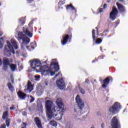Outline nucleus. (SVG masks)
Wrapping results in <instances>:
<instances>
[{
	"mask_svg": "<svg viewBox=\"0 0 128 128\" xmlns=\"http://www.w3.org/2000/svg\"><path fill=\"white\" fill-rule=\"evenodd\" d=\"M56 104L58 106H54L52 100H48L46 102V108L47 118L48 120H52L54 118L56 120H62V116L64 114V105L61 98L56 100Z\"/></svg>",
	"mask_w": 128,
	"mask_h": 128,
	"instance_id": "f257e3e1",
	"label": "nucleus"
},
{
	"mask_svg": "<svg viewBox=\"0 0 128 128\" xmlns=\"http://www.w3.org/2000/svg\"><path fill=\"white\" fill-rule=\"evenodd\" d=\"M60 70V66L58 63L56 62V60H52V62L50 64V68H46V66H43L40 68V70L38 71V72H41L42 76H48L50 74V76H54L56 72Z\"/></svg>",
	"mask_w": 128,
	"mask_h": 128,
	"instance_id": "f03ea898",
	"label": "nucleus"
},
{
	"mask_svg": "<svg viewBox=\"0 0 128 128\" xmlns=\"http://www.w3.org/2000/svg\"><path fill=\"white\" fill-rule=\"evenodd\" d=\"M29 38H32V34L28 30V28L24 27L23 28V32H20L18 34V40L20 42V40H22V48H24V46H26L28 44H30V39L28 36Z\"/></svg>",
	"mask_w": 128,
	"mask_h": 128,
	"instance_id": "7ed1b4c3",
	"label": "nucleus"
},
{
	"mask_svg": "<svg viewBox=\"0 0 128 128\" xmlns=\"http://www.w3.org/2000/svg\"><path fill=\"white\" fill-rule=\"evenodd\" d=\"M76 101L78 104V108H76L74 110V118L78 120H80L78 118L82 116L84 114V103L82 102V100L80 98V96L78 94L76 97Z\"/></svg>",
	"mask_w": 128,
	"mask_h": 128,
	"instance_id": "20e7f679",
	"label": "nucleus"
},
{
	"mask_svg": "<svg viewBox=\"0 0 128 128\" xmlns=\"http://www.w3.org/2000/svg\"><path fill=\"white\" fill-rule=\"evenodd\" d=\"M30 66L32 70H34V72H38V70L42 68V63L38 59H35L34 60H30Z\"/></svg>",
	"mask_w": 128,
	"mask_h": 128,
	"instance_id": "39448f33",
	"label": "nucleus"
},
{
	"mask_svg": "<svg viewBox=\"0 0 128 128\" xmlns=\"http://www.w3.org/2000/svg\"><path fill=\"white\" fill-rule=\"evenodd\" d=\"M6 44L7 46H5L4 49V52L6 56H10L12 54L11 52H12L13 54H14L15 52L14 50V47H12V44H10V41H6Z\"/></svg>",
	"mask_w": 128,
	"mask_h": 128,
	"instance_id": "423d86ee",
	"label": "nucleus"
},
{
	"mask_svg": "<svg viewBox=\"0 0 128 128\" xmlns=\"http://www.w3.org/2000/svg\"><path fill=\"white\" fill-rule=\"evenodd\" d=\"M120 104L118 102H116L112 106L110 107L108 112H110V114H118L120 112Z\"/></svg>",
	"mask_w": 128,
	"mask_h": 128,
	"instance_id": "0eeeda50",
	"label": "nucleus"
},
{
	"mask_svg": "<svg viewBox=\"0 0 128 128\" xmlns=\"http://www.w3.org/2000/svg\"><path fill=\"white\" fill-rule=\"evenodd\" d=\"M118 9L116 7L113 6L112 8V10L110 14L109 18L110 20L112 21L115 20L116 18V16H118Z\"/></svg>",
	"mask_w": 128,
	"mask_h": 128,
	"instance_id": "6e6552de",
	"label": "nucleus"
},
{
	"mask_svg": "<svg viewBox=\"0 0 128 128\" xmlns=\"http://www.w3.org/2000/svg\"><path fill=\"white\" fill-rule=\"evenodd\" d=\"M56 84L57 86V88H60V90H64V88H66L64 80L62 78L56 80Z\"/></svg>",
	"mask_w": 128,
	"mask_h": 128,
	"instance_id": "1a4fd4ad",
	"label": "nucleus"
},
{
	"mask_svg": "<svg viewBox=\"0 0 128 128\" xmlns=\"http://www.w3.org/2000/svg\"><path fill=\"white\" fill-rule=\"evenodd\" d=\"M25 92L26 94L30 93L32 90H34V86L32 84V82L28 81L27 84V86H25V88L24 89Z\"/></svg>",
	"mask_w": 128,
	"mask_h": 128,
	"instance_id": "9d476101",
	"label": "nucleus"
},
{
	"mask_svg": "<svg viewBox=\"0 0 128 128\" xmlns=\"http://www.w3.org/2000/svg\"><path fill=\"white\" fill-rule=\"evenodd\" d=\"M112 128H118V121L116 117L114 116L112 120Z\"/></svg>",
	"mask_w": 128,
	"mask_h": 128,
	"instance_id": "9b49d317",
	"label": "nucleus"
},
{
	"mask_svg": "<svg viewBox=\"0 0 128 128\" xmlns=\"http://www.w3.org/2000/svg\"><path fill=\"white\" fill-rule=\"evenodd\" d=\"M116 6H117V8H118L119 12H126V7H124V5H122L118 2H116Z\"/></svg>",
	"mask_w": 128,
	"mask_h": 128,
	"instance_id": "f8f14e48",
	"label": "nucleus"
},
{
	"mask_svg": "<svg viewBox=\"0 0 128 128\" xmlns=\"http://www.w3.org/2000/svg\"><path fill=\"white\" fill-rule=\"evenodd\" d=\"M68 38H70V36H68V34L62 36V38L61 39V44L62 46H66V44Z\"/></svg>",
	"mask_w": 128,
	"mask_h": 128,
	"instance_id": "ddd939ff",
	"label": "nucleus"
},
{
	"mask_svg": "<svg viewBox=\"0 0 128 128\" xmlns=\"http://www.w3.org/2000/svg\"><path fill=\"white\" fill-rule=\"evenodd\" d=\"M34 122L36 124L38 128H42V121L38 117H36L34 118Z\"/></svg>",
	"mask_w": 128,
	"mask_h": 128,
	"instance_id": "4468645a",
	"label": "nucleus"
},
{
	"mask_svg": "<svg viewBox=\"0 0 128 128\" xmlns=\"http://www.w3.org/2000/svg\"><path fill=\"white\" fill-rule=\"evenodd\" d=\"M66 10L68 12H74V13L76 14V8H74L72 4L68 5L66 7Z\"/></svg>",
	"mask_w": 128,
	"mask_h": 128,
	"instance_id": "2eb2a0df",
	"label": "nucleus"
},
{
	"mask_svg": "<svg viewBox=\"0 0 128 128\" xmlns=\"http://www.w3.org/2000/svg\"><path fill=\"white\" fill-rule=\"evenodd\" d=\"M18 96L19 98H20L21 100H24L26 94L20 91L18 92Z\"/></svg>",
	"mask_w": 128,
	"mask_h": 128,
	"instance_id": "dca6fc26",
	"label": "nucleus"
},
{
	"mask_svg": "<svg viewBox=\"0 0 128 128\" xmlns=\"http://www.w3.org/2000/svg\"><path fill=\"white\" fill-rule=\"evenodd\" d=\"M104 84L102 85V87L103 88H106V86L110 84V78H106L103 82Z\"/></svg>",
	"mask_w": 128,
	"mask_h": 128,
	"instance_id": "f3484780",
	"label": "nucleus"
},
{
	"mask_svg": "<svg viewBox=\"0 0 128 128\" xmlns=\"http://www.w3.org/2000/svg\"><path fill=\"white\" fill-rule=\"evenodd\" d=\"M11 44L13 46L15 50H18V43L14 39L11 40Z\"/></svg>",
	"mask_w": 128,
	"mask_h": 128,
	"instance_id": "a211bd4d",
	"label": "nucleus"
},
{
	"mask_svg": "<svg viewBox=\"0 0 128 128\" xmlns=\"http://www.w3.org/2000/svg\"><path fill=\"white\" fill-rule=\"evenodd\" d=\"M9 66L12 72L16 71V68H17L16 64H9Z\"/></svg>",
	"mask_w": 128,
	"mask_h": 128,
	"instance_id": "6ab92c4d",
	"label": "nucleus"
},
{
	"mask_svg": "<svg viewBox=\"0 0 128 128\" xmlns=\"http://www.w3.org/2000/svg\"><path fill=\"white\" fill-rule=\"evenodd\" d=\"M7 86L10 90L11 92H14V87L12 83H8Z\"/></svg>",
	"mask_w": 128,
	"mask_h": 128,
	"instance_id": "aec40b11",
	"label": "nucleus"
},
{
	"mask_svg": "<svg viewBox=\"0 0 128 128\" xmlns=\"http://www.w3.org/2000/svg\"><path fill=\"white\" fill-rule=\"evenodd\" d=\"M3 64H8L10 66V61L8 58H4L3 59Z\"/></svg>",
	"mask_w": 128,
	"mask_h": 128,
	"instance_id": "412c9836",
	"label": "nucleus"
},
{
	"mask_svg": "<svg viewBox=\"0 0 128 128\" xmlns=\"http://www.w3.org/2000/svg\"><path fill=\"white\" fill-rule=\"evenodd\" d=\"M8 111H6L3 113L2 118L3 120H6L8 118Z\"/></svg>",
	"mask_w": 128,
	"mask_h": 128,
	"instance_id": "4be33fe9",
	"label": "nucleus"
},
{
	"mask_svg": "<svg viewBox=\"0 0 128 128\" xmlns=\"http://www.w3.org/2000/svg\"><path fill=\"white\" fill-rule=\"evenodd\" d=\"M19 22L21 26L24 24H26V19L24 18H22L19 20Z\"/></svg>",
	"mask_w": 128,
	"mask_h": 128,
	"instance_id": "5701e85b",
	"label": "nucleus"
},
{
	"mask_svg": "<svg viewBox=\"0 0 128 128\" xmlns=\"http://www.w3.org/2000/svg\"><path fill=\"white\" fill-rule=\"evenodd\" d=\"M50 124H51V126H58V124L56 123V121H54V120H52L50 122Z\"/></svg>",
	"mask_w": 128,
	"mask_h": 128,
	"instance_id": "b1692460",
	"label": "nucleus"
},
{
	"mask_svg": "<svg viewBox=\"0 0 128 128\" xmlns=\"http://www.w3.org/2000/svg\"><path fill=\"white\" fill-rule=\"evenodd\" d=\"M93 42H95L96 44H100L102 42V40L100 38L96 39V40H93Z\"/></svg>",
	"mask_w": 128,
	"mask_h": 128,
	"instance_id": "393cba45",
	"label": "nucleus"
},
{
	"mask_svg": "<svg viewBox=\"0 0 128 128\" xmlns=\"http://www.w3.org/2000/svg\"><path fill=\"white\" fill-rule=\"evenodd\" d=\"M38 110L40 112H42V104L41 103L38 104Z\"/></svg>",
	"mask_w": 128,
	"mask_h": 128,
	"instance_id": "a878e982",
	"label": "nucleus"
},
{
	"mask_svg": "<svg viewBox=\"0 0 128 128\" xmlns=\"http://www.w3.org/2000/svg\"><path fill=\"white\" fill-rule=\"evenodd\" d=\"M92 36L93 40H96V30L94 29L92 31Z\"/></svg>",
	"mask_w": 128,
	"mask_h": 128,
	"instance_id": "bb28decb",
	"label": "nucleus"
},
{
	"mask_svg": "<svg viewBox=\"0 0 128 128\" xmlns=\"http://www.w3.org/2000/svg\"><path fill=\"white\" fill-rule=\"evenodd\" d=\"M28 99L30 100V102L32 104V102H34V98L32 96H28Z\"/></svg>",
	"mask_w": 128,
	"mask_h": 128,
	"instance_id": "cd10ccee",
	"label": "nucleus"
},
{
	"mask_svg": "<svg viewBox=\"0 0 128 128\" xmlns=\"http://www.w3.org/2000/svg\"><path fill=\"white\" fill-rule=\"evenodd\" d=\"M10 120L7 118L6 120V124L7 128H8L10 126Z\"/></svg>",
	"mask_w": 128,
	"mask_h": 128,
	"instance_id": "c85d7f7f",
	"label": "nucleus"
},
{
	"mask_svg": "<svg viewBox=\"0 0 128 128\" xmlns=\"http://www.w3.org/2000/svg\"><path fill=\"white\" fill-rule=\"evenodd\" d=\"M79 90L80 92L82 94H84L86 93V92L84 91V90L82 88H79Z\"/></svg>",
	"mask_w": 128,
	"mask_h": 128,
	"instance_id": "c756f323",
	"label": "nucleus"
},
{
	"mask_svg": "<svg viewBox=\"0 0 128 128\" xmlns=\"http://www.w3.org/2000/svg\"><path fill=\"white\" fill-rule=\"evenodd\" d=\"M62 73L58 72L57 74L55 76L54 78H58V76L59 78H62Z\"/></svg>",
	"mask_w": 128,
	"mask_h": 128,
	"instance_id": "7c9ffc66",
	"label": "nucleus"
},
{
	"mask_svg": "<svg viewBox=\"0 0 128 128\" xmlns=\"http://www.w3.org/2000/svg\"><path fill=\"white\" fill-rule=\"evenodd\" d=\"M40 75L35 76V80H40Z\"/></svg>",
	"mask_w": 128,
	"mask_h": 128,
	"instance_id": "2f4dec72",
	"label": "nucleus"
},
{
	"mask_svg": "<svg viewBox=\"0 0 128 128\" xmlns=\"http://www.w3.org/2000/svg\"><path fill=\"white\" fill-rule=\"evenodd\" d=\"M21 128H26V123L23 122V124L21 125Z\"/></svg>",
	"mask_w": 128,
	"mask_h": 128,
	"instance_id": "473e14b6",
	"label": "nucleus"
},
{
	"mask_svg": "<svg viewBox=\"0 0 128 128\" xmlns=\"http://www.w3.org/2000/svg\"><path fill=\"white\" fill-rule=\"evenodd\" d=\"M64 1H60L58 2L59 6H62L64 4Z\"/></svg>",
	"mask_w": 128,
	"mask_h": 128,
	"instance_id": "72a5a7b5",
	"label": "nucleus"
},
{
	"mask_svg": "<svg viewBox=\"0 0 128 128\" xmlns=\"http://www.w3.org/2000/svg\"><path fill=\"white\" fill-rule=\"evenodd\" d=\"M1 40H2V38H0V48H2V43Z\"/></svg>",
	"mask_w": 128,
	"mask_h": 128,
	"instance_id": "f704fd0d",
	"label": "nucleus"
},
{
	"mask_svg": "<svg viewBox=\"0 0 128 128\" xmlns=\"http://www.w3.org/2000/svg\"><path fill=\"white\" fill-rule=\"evenodd\" d=\"M8 65L9 64H6V65L4 64V70H8Z\"/></svg>",
	"mask_w": 128,
	"mask_h": 128,
	"instance_id": "c9c22d12",
	"label": "nucleus"
},
{
	"mask_svg": "<svg viewBox=\"0 0 128 128\" xmlns=\"http://www.w3.org/2000/svg\"><path fill=\"white\" fill-rule=\"evenodd\" d=\"M10 110H16V106H14V105H12V107L10 108Z\"/></svg>",
	"mask_w": 128,
	"mask_h": 128,
	"instance_id": "e433bc0d",
	"label": "nucleus"
},
{
	"mask_svg": "<svg viewBox=\"0 0 128 128\" xmlns=\"http://www.w3.org/2000/svg\"><path fill=\"white\" fill-rule=\"evenodd\" d=\"M0 128H6V124H2L0 126Z\"/></svg>",
	"mask_w": 128,
	"mask_h": 128,
	"instance_id": "4c0bfd02",
	"label": "nucleus"
},
{
	"mask_svg": "<svg viewBox=\"0 0 128 128\" xmlns=\"http://www.w3.org/2000/svg\"><path fill=\"white\" fill-rule=\"evenodd\" d=\"M22 116H26V111L22 112Z\"/></svg>",
	"mask_w": 128,
	"mask_h": 128,
	"instance_id": "58836bf2",
	"label": "nucleus"
},
{
	"mask_svg": "<svg viewBox=\"0 0 128 128\" xmlns=\"http://www.w3.org/2000/svg\"><path fill=\"white\" fill-rule=\"evenodd\" d=\"M27 2H28V4H32V2H34V0H27Z\"/></svg>",
	"mask_w": 128,
	"mask_h": 128,
	"instance_id": "ea45409f",
	"label": "nucleus"
},
{
	"mask_svg": "<svg viewBox=\"0 0 128 128\" xmlns=\"http://www.w3.org/2000/svg\"><path fill=\"white\" fill-rule=\"evenodd\" d=\"M102 12H103V9H102V8H100V9L99 10V12H100V14L102 13Z\"/></svg>",
	"mask_w": 128,
	"mask_h": 128,
	"instance_id": "a19ab883",
	"label": "nucleus"
},
{
	"mask_svg": "<svg viewBox=\"0 0 128 128\" xmlns=\"http://www.w3.org/2000/svg\"><path fill=\"white\" fill-rule=\"evenodd\" d=\"M101 128H104V124L102 123V124H101Z\"/></svg>",
	"mask_w": 128,
	"mask_h": 128,
	"instance_id": "79ce46f5",
	"label": "nucleus"
},
{
	"mask_svg": "<svg viewBox=\"0 0 128 128\" xmlns=\"http://www.w3.org/2000/svg\"><path fill=\"white\" fill-rule=\"evenodd\" d=\"M20 70H24V67L22 66H20Z\"/></svg>",
	"mask_w": 128,
	"mask_h": 128,
	"instance_id": "37998d69",
	"label": "nucleus"
},
{
	"mask_svg": "<svg viewBox=\"0 0 128 128\" xmlns=\"http://www.w3.org/2000/svg\"><path fill=\"white\" fill-rule=\"evenodd\" d=\"M107 6L106 4H104V8H106Z\"/></svg>",
	"mask_w": 128,
	"mask_h": 128,
	"instance_id": "c03bdc74",
	"label": "nucleus"
},
{
	"mask_svg": "<svg viewBox=\"0 0 128 128\" xmlns=\"http://www.w3.org/2000/svg\"><path fill=\"white\" fill-rule=\"evenodd\" d=\"M2 59L0 58V66H2Z\"/></svg>",
	"mask_w": 128,
	"mask_h": 128,
	"instance_id": "a18cd8bd",
	"label": "nucleus"
},
{
	"mask_svg": "<svg viewBox=\"0 0 128 128\" xmlns=\"http://www.w3.org/2000/svg\"><path fill=\"white\" fill-rule=\"evenodd\" d=\"M31 48L32 50H34V46H31Z\"/></svg>",
	"mask_w": 128,
	"mask_h": 128,
	"instance_id": "49530a36",
	"label": "nucleus"
},
{
	"mask_svg": "<svg viewBox=\"0 0 128 128\" xmlns=\"http://www.w3.org/2000/svg\"><path fill=\"white\" fill-rule=\"evenodd\" d=\"M10 80H14V76L12 75L11 76Z\"/></svg>",
	"mask_w": 128,
	"mask_h": 128,
	"instance_id": "de8ad7c7",
	"label": "nucleus"
},
{
	"mask_svg": "<svg viewBox=\"0 0 128 128\" xmlns=\"http://www.w3.org/2000/svg\"><path fill=\"white\" fill-rule=\"evenodd\" d=\"M84 82L85 83L88 82V80L86 79Z\"/></svg>",
	"mask_w": 128,
	"mask_h": 128,
	"instance_id": "09e8293b",
	"label": "nucleus"
},
{
	"mask_svg": "<svg viewBox=\"0 0 128 128\" xmlns=\"http://www.w3.org/2000/svg\"><path fill=\"white\" fill-rule=\"evenodd\" d=\"M12 84H14V80H11Z\"/></svg>",
	"mask_w": 128,
	"mask_h": 128,
	"instance_id": "8fccbe9b",
	"label": "nucleus"
},
{
	"mask_svg": "<svg viewBox=\"0 0 128 128\" xmlns=\"http://www.w3.org/2000/svg\"><path fill=\"white\" fill-rule=\"evenodd\" d=\"M119 0V2H124V0Z\"/></svg>",
	"mask_w": 128,
	"mask_h": 128,
	"instance_id": "3c124183",
	"label": "nucleus"
},
{
	"mask_svg": "<svg viewBox=\"0 0 128 128\" xmlns=\"http://www.w3.org/2000/svg\"><path fill=\"white\" fill-rule=\"evenodd\" d=\"M107 2H110V0H108L107 1Z\"/></svg>",
	"mask_w": 128,
	"mask_h": 128,
	"instance_id": "603ef678",
	"label": "nucleus"
},
{
	"mask_svg": "<svg viewBox=\"0 0 128 128\" xmlns=\"http://www.w3.org/2000/svg\"><path fill=\"white\" fill-rule=\"evenodd\" d=\"M27 50H28V46H26Z\"/></svg>",
	"mask_w": 128,
	"mask_h": 128,
	"instance_id": "864d4df0",
	"label": "nucleus"
},
{
	"mask_svg": "<svg viewBox=\"0 0 128 128\" xmlns=\"http://www.w3.org/2000/svg\"><path fill=\"white\" fill-rule=\"evenodd\" d=\"M92 62H96V60H94L92 61Z\"/></svg>",
	"mask_w": 128,
	"mask_h": 128,
	"instance_id": "5fc2aeb1",
	"label": "nucleus"
},
{
	"mask_svg": "<svg viewBox=\"0 0 128 128\" xmlns=\"http://www.w3.org/2000/svg\"><path fill=\"white\" fill-rule=\"evenodd\" d=\"M66 128H70V127L66 126Z\"/></svg>",
	"mask_w": 128,
	"mask_h": 128,
	"instance_id": "6e6d98bb",
	"label": "nucleus"
},
{
	"mask_svg": "<svg viewBox=\"0 0 128 128\" xmlns=\"http://www.w3.org/2000/svg\"><path fill=\"white\" fill-rule=\"evenodd\" d=\"M2 6V3L0 2V6Z\"/></svg>",
	"mask_w": 128,
	"mask_h": 128,
	"instance_id": "4d7b16f0",
	"label": "nucleus"
},
{
	"mask_svg": "<svg viewBox=\"0 0 128 128\" xmlns=\"http://www.w3.org/2000/svg\"><path fill=\"white\" fill-rule=\"evenodd\" d=\"M44 64H46V61L44 62Z\"/></svg>",
	"mask_w": 128,
	"mask_h": 128,
	"instance_id": "13d9d810",
	"label": "nucleus"
},
{
	"mask_svg": "<svg viewBox=\"0 0 128 128\" xmlns=\"http://www.w3.org/2000/svg\"><path fill=\"white\" fill-rule=\"evenodd\" d=\"M96 30H98V27H96Z\"/></svg>",
	"mask_w": 128,
	"mask_h": 128,
	"instance_id": "bf43d9fd",
	"label": "nucleus"
},
{
	"mask_svg": "<svg viewBox=\"0 0 128 128\" xmlns=\"http://www.w3.org/2000/svg\"><path fill=\"white\" fill-rule=\"evenodd\" d=\"M94 82H96V80H94Z\"/></svg>",
	"mask_w": 128,
	"mask_h": 128,
	"instance_id": "052dcab7",
	"label": "nucleus"
},
{
	"mask_svg": "<svg viewBox=\"0 0 128 128\" xmlns=\"http://www.w3.org/2000/svg\"><path fill=\"white\" fill-rule=\"evenodd\" d=\"M46 86H48V84H46Z\"/></svg>",
	"mask_w": 128,
	"mask_h": 128,
	"instance_id": "680f3d73",
	"label": "nucleus"
},
{
	"mask_svg": "<svg viewBox=\"0 0 128 128\" xmlns=\"http://www.w3.org/2000/svg\"><path fill=\"white\" fill-rule=\"evenodd\" d=\"M97 32H98V29H97Z\"/></svg>",
	"mask_w": 128,
	"mask_h": 128,
	"instance_id": "e2e57ef3",
	"label": "nucleus"
}]
</instances>
